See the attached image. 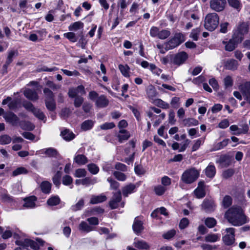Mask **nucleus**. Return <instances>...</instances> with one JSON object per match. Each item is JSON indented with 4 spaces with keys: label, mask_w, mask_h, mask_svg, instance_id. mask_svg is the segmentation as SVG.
Listing matches in <instances>:
<instances>
[{
    "label": "nucleus",
    "mask_w": 250,
    "mask_h": 250,
    "mask_svg": "<svg viewBox=\"0 0 250 250\" xmlns=\"http://www.w3.org/2000/svg\"><path fill=\"white\" fill-rule=\"evenodd\" d=\"M4 118L9 123H15L19 120L16 115L11 112H6Z\"/></svg>",
    "instance_id": "24"
},
{
    "label": "nucleus",
    "mask_w": 250,
    "mask_h": 250,
    "mask_svg": "<svg viewBox=\"0 0 250 250\" xmlns=\"http://www.w3.org/2000/svg\"><path fill=\"white\" fill-rule=\"evenodd\" d=\"M238 88L243 96L244 100L250 104V82L240 84Z\"/></svg>",
    "instance_id": "9"
},
{
    "label": "nucleus",
    "mask_w": 250,
    "mask_h": 250,
    "mask_svg": "<svg viewBox=\"0 0 250 250\" xmlns=\"http://www.w3.org/2000/svg\"><path fill=\"white\" fill-rule=\"evenodd\" d=\"M226 0H210L209 7L213 11L220 12L223 11L226 6Z\"/></svg>",
    "instance_id": "6"
},
{
    "label": "nucleus",
    "mask_w": 250,
    "mask_h": 250,
    "mask_svg": "<svg viewBox=\"0 0 250 250\" xmlns=\"http://www.w3.org/2000/svg\"><path fill=\"white\" fill-rule=\"evenodd\" d=\"M204 139L203 138H201L198 140H197L194 145L192 146V151H195L197 150L200 146L204 143Z\"/></svg>",
    "instance_id": "61"
},
{
    "label": "nucleus",
    "mask_w": 250,
    "mask_h": 250,
    "mask_svg": "<svg viewBox=\"0 0 250 250\" xmlns=\"http://www.w3.org/2000/svg\"><path fill=\"white\" fill-rule=\"evenodd\" d=\"M185 41L184 36L181 33H175L172 38L165 43V50L172 49Z\"/></svg>",
    "instance_id": "4"
},
{
    "label": "nucleus",
    "mask_w": 250,
    "mask_h": 250,
    "mask_svg": "<svg viewBox=\"0 0 250 250\" xmlns=\"http://www.w3.org/2000/svg\"><path fill=\"white\" fill-rule=\"evenodd\" d=\"M114 167L118 171H123V172H125L127 170V166L126 165H125V164L119 163V162L116 163Z\"/></svg>",
    "instance_id": "59"
},
{
    "label": "nucleus",
    "mask_w": 250,
    "mask_h": 250,
    "mask_svg": "<svg viewBox=\"0 0 250 250\" xmlns=\"http://www.w3.org/2000/svg\"><path fill=\"white\" fill-rule=\"evenodd\" d=\"M109 104V100L104 95H101L96 99L95 101V105L99 108H104L106 107Z\"/></svg>",
    "instance_id": "16"
},
{
    "label": "nucleus",
    "mask_w": 250,
    "mask_h": 250,
    "mask_svg": "<svg viewBox=\"0 0 250 250\" xmlns=\"http://www.w3.org/2000/svg\"><path fill=\"white\" fill-rule=\"evenodd\" d=\"M220 234L218 233H210L204 237V240L208 243H215L220 239Z\"/></svg>",
    "instance_id": "20"
},
{
    "label": "nucleus",
    "mask_w": 250,
    "mask_h": 250,
    "mask_svg": "<svg viewBox=\"0 0 250 250\" xmlns=\"http://www.w3.org/2000/svg\"><path fill=\"white\" fill-rule=\"evenodd\" d=\"M134 246L139 249H149V246L148 244L143 240H135L133 243Z\"/></svg>",
    "instance_id": "31"
},
{
    "label": "nucleus",
    "mask_w": 250,
    "mask_h": 250,
    "mask_svg": "<svg viewBox=\"0 0 250 250\" xmlns=\"http://www.w3.org/2000/svg\"><path fill=\"white\" fill-rule=\"evenodd\" d=\"M107 181L110 183V188L112 189H117L119 186L120 184L117 181L112 179L111 177H108Z\"/></svg>",
    "instance_id": "53"
},
{
    "label": "nucleus",
    "mask_w": 250,
    "mask_h": 250,
    "mask_svg": "<svg viewBox=\"0 0 250 250\" xmlns=\"http://www.w3.org/2000/svg\"><path fill=\"white\" fill-rule=\"evenodd\" d=\"M230 130L233 135H239L248 132V126H230Z\"/></svg>",
    "instance_id": "15"
},
{
    "label": "nucleus",
    "mask_w": 250,
    "mask_h": 250,
    "mask_svg": "<svg viewBox=\"0 0 250 250\" xmlns=\"http://www.w3.org/2000/svg\"><path fill=\"white\" fill-rule=\"evenodd\" d=\"M61 172L59 170L58 171L52 178V180L54 184L57 187H59L61 185L60 179L61 177Z\"/></svg>",
    "instance_id": "43"
},
{
    "label": "nucleus",
    "mask_w": 250,
    "mask_h": 250,
    "mask_svg": "<svg viewBox=\"0 0 250 250\" xmlns=\"http://www.w3.org/2000/svg\"><path fill=\"white\" fill-rule=\"evenodd\" d=\"M153 103L159 107L163 109H168L169 108V104L160 99H157L154 100Z\"/></svg>",
    "instance_id": "32"
},
{
    "label": "nucleus",
    "mask_w": 250,
    "mask_h": 250,
    "mask_svg": "<svg viewBox=\"0 0 250 250\" xmlns=\"http://www.w3.org/2000/svg\"><path fill=\"white\" fill-rule=\"evenodd\" d=\"M73 182V178L69 175H66L62 177V183L65 186H69Z\"/></svg>",
    "instance_id": "58"
},
{
    "label": "nucleus",
    "mask_w": 250,
    "mask_h": 250,
    "mask_svg": "<svg viewBox=\"0 0 250 250\" xmlns=\"http://www.w3.org/2000/svg\"><path fill=\"white\" fill-rule=\"evenodd\" d=\"M238 66V62L234 59L228 61L226 62L225 66L227 69L231 70H236Z\"/></svg>",
    "instance_id": "29"
},
{
    "label": "nucleus",
    "mask_w": 250,
    "mask_h": 250,
    "mask_svg": "<svg viewBox=\"0 0 250 250\" xmlns=\"http://www.w3.org/2000/svg\"><path fill=\"white\" fill-rule=\"evenodd\" d=\"M201 30L200 28H196L192 30L190 37L193 39L194 41H197L198 40L199 35Z\"/></svg>",
    "instance_id": "54"
},
{
    "label": "nucleus",
    "mask_w": 250,
    "mask_h": 250,
    "mask_svg": "<svg viewBox=\"0 0 250 250\" xmlns=\"http://www.w3.org/2000/svg\"><path fill=\"white\" fill-rule=\"evenodd\" d=\"M232 204V198L230 196H225L222 201V205L224 208H228Z\"/></svg>",
    "instance_id": "44"
},
{
    "label": "nucleus",
    "mask_w": 250,
    "mask_h": 250,
    "mask_svg": "<svg viewBox=\"0 0 250 250\" xmlns=\"http://www.w3.org/2000/svg\"><path fill=\"white\" fill-rule=\"evenodd\" d=\"M40 153L45 154L48 157H55L58 153L57 150L52 147L41 149L40 150Z\"/></svg>",
    "instance_id": "28"
},
{
    "label": "nucleus",
    "mask_w": 250,
    "mask_h": 250,
    "mask_svg": "<svg viewBox=\"0 0 250 250\" xmlns=\"http://www.w3.org/2000/svg\"><path fill=\"white\" fill-rule=\"evenodd\" d=\"M61 135L64 140L67 141H70L73 140L75 137L74 134L67 129L62 131L61 133Z\"/></svg>",
    "instance_id": "27"
},
{
    "label": "nucleus",
    "mask_w": 250,
    "mask_h": 250,
    "mask_svg": "<svg viewBox=\"0 0 250 250\" xmlns=\"http://www.w3.org/2000/svg\"><path fill=\"white\" fill-rule=\"evenodd\" d=\"M23 94L26 98L32 101H36L39 99L38 93L35 90L29 88L25 89Z\"/></svg>",
    "instance_id": "17"
},
{
    "label": "nucleus",
    "mask_w": 250,
    "mask_h": 250,
    "mask_svg": "<svg viewBox=\"0 0 250 250\" xmlns=\"http://www.w3.org/2000/svg\"><path fill=\"white\" fill-rule=\"evenodd\" d=\"M241 38L236 37L234 35L231 39L228 42L223 41V43L225 45V50L228 51H232L235 49L238 43L241 42Z\"/></svg>",
    "instance_id": "8"
},
{
    "label": "nucleus",
    "mask_w": 250,
    "mask_h": 250,
    "mask_svg": "<svg viewBox=\"0 0 250 250\" xmlns=\"http://www.w3.org/2000/svg\"><path fill=\"white\" fill-rule=\"evenodd\" d=\"M170 31L167 29H163L159 31L158 38L161 40H165L170 35Z\"/></svg>",
    "instance_id": "52"
},
{
    "label": "nucleus",
    "mask_w": 250,
    "mask_h": 250,
    "mask_svg": "<svg viewBox=\"0 0 250 250\" xmlns=\"http://www.w3.org/2000/svg\"><path fill=\"white\" fill-rule=\"evenodd\" d=\"M217 223L216 220L212 217H208L205 221V225L209 228L214 227Z\"/></svg>",
    "instance_id": "47"
},
{
    "label": "nucleus",
    "mask_w": 250,
    "mask_h": 250,
    "mask_svg": "<svg viewBox=\"0 0 250 250\" xmlns=\"http://www.w3.org/2000/svg\"><path fill=\"white\" fill-rule=\"evenodd\" d=\"M122 200V194L120 191L113 193V195L109 202V206L111 209H113L119 207L121 204V207H124L125 203H121Z\"/></svg>",
    "instance_id": "7"
},
{
    "label": "nucleus",
    "mask_w": 250,
    "mask_h": 250,
    "mask_svg": "<svg viewBox=\"0 0 250 250\" xmlns=\"http://www.w3.org/2000/svg\"><path fill=\"white\" fill-rule=\"evenodd\" d=\"M249 25L247 22H243L239 25L237 31L233 35L236 37L241 38V41L243 40V36L248 32Z\"/></svg>",
    "instance_id": "13"
},
{
    "label": "nucleus",
    "mask_w": 250,
    "mask_h": 250,
    "mask_svg": "<svg viewBox=\"0 0 250 250\" xmlns=\"http://www.w3.org/2000/svg\"><path fill=\"white\" fill-rule=\"evenodd\" d=\"M173 63L180 65L184 63L188 58V55L185 52L182 51L177 53L174 56H170Z\"/></svg>",
    "instance_id": "10"
},
{
    "label": "nucleus",
    "mask_w": 250,
    "mask_h": 250,
    "mask_svg": "<svg viewBox=\"0 0 250 250\" xmlns=\"http://www.w3.org/2000/svg\"><path fill=\"white\" fill-rule=\"evenodd\" d=\"M230 6L239 11L242 7V4L240 0H228Z\"/></svg>",
    "instance_id": "33"
},
{
    "label": "nucleus",
    "mask_w": 250,
    "mask_h": 250,
    "mask_svg": "<svg viewBox=\"0 0 250 250\" xmlns=\"http://www.w3.org/2000/svg\"><path fill=\"white\" fill-rule=\"evenodd\" d=\"M23 106L28 111L33 112V110H34L35 107L33 105V104L30 102L25 101L22 103Z\"/></svg>",
    "instance_id": "63"
},
{
    "label": "nucleus",
    "mask_w": 250,
    "mask_h": 250,
    "mask_svg": "<svg viewBox=\"0 0 250 250\" xmlns=\"http://www.w3.org/2000/svg\"><path fill=\"white\" fill-rule=\"evenodd\" d=\"M12 141V138L7 134L0 136V144L5 145L10 144Z\"/></svg>",
    "instance_id": "38"
},
{
    "label": "nucleus",
    "mask_w": 250,
    "mask_h": 250,
    "mask_svg": "<svg viewBox=\"0 0 250 250\" xmlns=\"http://www.w3.org/2000/svg\"><path fill=\"white\" fill-rule=\"evenodd\" d=\"M134 171L138 175H142L145 174L146 171L145 168L141 165H137L135 166Z\"/></svg>",
    "instance_id": "51"
},
{
    "label": "nucleus",
    "mask_w": 250,
    "mask_h": 250,
    "mask_svg": "<svg viewBox=\"0 0 250 250\" xmlns=\"http://www.w3.org/2000/svg\"><path fill=\"white\" fill-rule=\"evenodd\" d=\"M83 27V23L81 21H76L69 26V30L70 31H76Z\"/></svg>",
    "instance_id": "42"
},
{
    "label": "nucleus",
    "mask_w": 250,
    "mask_h": 250,
    "mask_svg": "<svg viewBox=\"0 0 250 250\" xmlns=\"http://www.w3.org/2000/svg\"><path fill=\"white\" fill-rule=\"evenodd\" d=\"M219 23V17L216 13L208 14L205 18L204 27L209 31H214L218 26Z\"/></svg>",
    "instance_id": "2"
},
{
    "label": "nucleus",
    "mask_w": 250,
    "mask_h": 250,
    "mask_svg": "<svg viewBox=\"0 0 250 250\" xmlns=\"http://www.w3.org/2000/svg\"><path fill=\"white\" fill-rule=\"evenodd\" d=\"M36 201L37 198L35 196H31L29 197H27L24 199L23 207L28 208H34L36 207L35 202Z\"/></svg>",
    "instance_id": "19"
},
{
    "label": "nucleus",
    "mask_w": 250,
    "mask_h": 250,
    "mask_svg": "<svg viewBox=\"0 0 250 250\" xmlns=\"http://www.w3.org/2000/svg\"><path fill=\"white\" fill-rule=\"evenodd\" d=\"M146 94L147 97L149 99H153L154 98L156 97L158 95V92H157L155 88L152 85H150L148 86L146 90Z\"/></svg>",
    "instance_id": "30"
},
{
    "label": "nucleus",
    "mask_w": 250,
    "mask_h": 250,
    "mask_svg": "<svg viewBox=\"0 0 250 250\" xmlns=\"http://www.w3.org/2000/svg\"><path fill=\"white\" fill-rule=\"evenodd\" d=\"M32 113L39 120L44 121L45 119V116L40 109L35 107Z\"/></svg>",
    "instance_id": "41"
},
{
    "label": "nucleus",
    "mask_w": 250,
    "mask_h": 250,
    "mask_svg": "<svg viewBox=\"0 0 250 250\" xmlns=\"http://www.w3.org/2000/svg\"><path fill=\"white\" fill-rule=\"evenodd\" d=\"M24 141V140L20 137L17 136H14L12 137V143L14 145L12 147V150L14 151H18L21 149L22 145L20 144Z\"/></svg>",
    "instance_id": "18"
},
{
    "label": "nucleus",
    "mask_w": 250,
    "mask_h": 250,
    "mask_svg": "<svg viewBox=\"0 0 250 250\" xmlns=\"http://www.w3.org/2000/svg\"><path fill=\"white\" fill-rule=\"evenodd\" d=\"M16 245H23L28 248L30 247L32 249L37 250L39 249V246L38 244L30 239H24V240H17L15 242Z\"/></svg>",
    "instance_id": "14"
},
{
    "label": "nucleus",
    "mask_w": 250,
    "mask_h": 250,
    "mask_svg": "<svg viewBox=\"0 0 250 250\" xmlns=\"http://www.w3.org/2000/svg\"><path fill=\"white\" fill-rule=\"evenodd\" d=\"M43 93L45 95V99L50 100L54 99V94L48 88H45L43 89Z\"/></svg>",
    "instance_id": "64"
},
{
    "label": "nucleus",
    "mask_w": 250,
    "mask_h": 250,
    "mask_svg": "<svg viewBox=\"0 0 250 250\" xmlns=\"http://www.w3.org/2000/svg\"><path fill=\"white\" fill-rule=\"evenodd\" d=\"M41 188L43 193H49L51 190V185L48 181H44L41 184Z\"/></svg>",
    "instance_id": "37"
},
{
    "label": "nucleus",
    "mask_w": 250,
    "mask_h": 250,
    "mask_svg": "<svg viewBox=\"0 0 250 250\" xmlns=\"http://www.w3.org/2000/svg\"><path fill=\"white\" fill-rule=\"evenodd\" d=\"M132 228L133 231L136 233H140L143 229L144 228L143 226V222L141 220H139L138 217H137L135 218L132 225Z\"/></svg>",
    "instance_id": "21"
},
{
    "label": "nucleus",
    "mask_w": 250,
    "mask_h": 250,
    "mask_svg": "<svg viewBox=\"0 0 250 250\" xmlns=\"http://www.w3.org/2000/svg\"><path fill=\"white\" fill-rule=\"evenodd\" d=\"M234 173V170L232 168H229L223 172L222 176L225 179H228L231 177Z\"/></svg>",
    "instance_id": "60"
},
{
    "label": "nucleus",
    "mask_w": 250,
    "mask_h": 250,
    "mask_svg": "<svg viewBox=\"0 0 250 250\" xmlns=\"http://www.w3.org/2000/svg\"><path fill=\"white\" fill-rule=\"evenodd\" d=\"M202 250H215L217 248L216 245H212L207 243H203L200 246Z\"/></svg>",
    "instance_id": "62"
},
{
    "label": "nucleus",
    "mask_w": 250,
    "mask_h": 250,
    "mask_svg": "<svg viewBox=\"0 0 250 250\" xmlns=\"http://www.w3.org/2000/svg\"><path fill=\"white\" fill-rule=\"evenodd\" d=\"M60 199L58 196H53L48 199L47 203L49 206H56L60 203Z\"/></svg>",
    "instance_id": "48"
},
{
    "label": "nucleus",
    "mask_w": 250,
    "mask_h": 250,
    "mask_svg": "<svg viewBox=\"0 0 250 250\" xmlns=\"http://www.w3.org/2000/svg\"><path fill=\"white\" fill-rule=\"evenodd\" d=\"M74 162L79 165H84L88 162V159L83 154H76L74 158Z\"/></svg>",
    "instance_id": "26"
},
{
    "label": "nucleus",
    "mask_w": 250,
    "mask_h": 250,
    "mask_svg": "<svg viewBox=\"0 0 250 250\" xmlns=\"http://www.w3.org/2000/svg\"><path fill=\"white\" fill-rule=\"evenodd\" d=\"M107 198L105 195L101 194L99 195H92L90 200V204H97L106 201Z\"/></svg>",
    "instance_id": "23"
},
{
    "label": "nucleus",
    "mask_w": 250,
    "mask_h": 250,
    "mask_svg": "<svg viewBox=\"0 0 250 250\" xmlns=\"http://www.w3.org/2000/svg\"><path fill=\"white\" fill-rule=\"evenodd\" d=\"M200 171L195 168L186 170L182 174L181 179L185 183L190 184L194 182L199 177Z\"/></svg>",
    "instance_id": "3"
},
{
    "label": "nucleus",
    "mask_w": 250,
    "mask_h": 250,
    "mask_svg": "<svg viewBox=\"0 0 250 250\" xmlns=\"http://www.w3.org/2000/svg\"><path fill=\"white\" fill-rule=\"evenodd\" d=\"M229 141V139H226L223 140L222 142L216 143L214 144L213 150L216 151L223 148L226 146Z\"/></svg>",
    "instance_id": "34"
},
{
    "label": "nucleus",
    "mask_w": 250,
    "mask_h": 250,
    "mask_svg": "<svg viewBox=\"0 0 250 250\" xmlns=\"http://www.w3.org/2000/svg\"><path fill=\"white\" fill-rule=\"evenodd\" d=\"M87 172L85 169L78 168L75 170L74 176L76 177H84L86 175Z\"/></svg>",
    "instance_id": "55"
},
{
    "label": "nucleus",
    "mask_w": 250,
    "mask_h": 250,
    "mask_svg": "<svg viewBox=\"0 0 250 250\" xmlns=\"http://www.w3.org/2000/svg\"><path fill=\"white\" fill-rule=\"evenodd\" d=\"M125 126H119V130L116 133V136L120 143L128 140L130 137V132L125 129Z\"/></svg>",
    "instance_id": "11"
},
{
    "label": "nucleus",
    "mask_w": 250,
    "mask_h": 250,
    "mask_svg": "<svg viewBox=\"0 0 250 250\" xmlns=\"http://www.w3.org/2000/svg\"><path fill=\"white\" fill-rule=\"evenodd\" d=\"M82 185L88 186L90 185H94L97 182V179L96 178H91L90 177H85L82 179Z\"/></svg>",
    "instance_id": "40"
},
{
    "label": "nucleus",
    "mask_w": 250,
    "mask_h": 250,
    "mask_svg": "<svg viewBox=\"0 0 250 250\" xmlns=\"http://www.w3.org/2000/svg\"><path fill=\"white\" fill-rule=\"evenodd\" d=\"M233 228H226L225 230L226 234L222 237V241L227 246L232 245L235 242V231Z\"/></svg>",
    "instance_id": "5"
},
{
    "label": "nucleus",
    "mask_w": 250,
    "mask_h": 250,
    "mask_svg": "<svg viewBox=\"0 0 250 250\" xmlns=\"http://www.w3.org/2000/svg\"><path fill=\"white\" fill-rule=\"evenodd\" d=\"M115 178L120 181H125L126 179V175L123 172L118 171H114L112 173Z\"/></svg>",
    "instance_id": "39"
},
{
    "label": "nucleus",
    "mask_w": 250,
    "mask_h": 250,
    "mask_svg": "<svg viewBox=\"0 0 250 250\" xmlns=\"http://www.w3.org/2000/svg\"><path fill=\"white\" fill-rule=\"evenodd\" d=\"M154 190L156 195L161 196L164 194L167 188L163 186L158 185L154 188Z\"/></svg>",
    "instance_id": "49"
},
{
    "label": "nucleus",
    "mask_w": 250,
    "mask_h": 250,
    "mask_svg": "<svg viewBox=\"0 0 250 250\" xmlns=\"http://www.w3.org/2000/svg\"><path fill=\"white\" fill-rule=\"evenodd\" d=\"M225 217L232 226H241L248 222L243 209L238 206H233L225 213Z\"/></svg>",
    "instance_id": "1"
},
{
    "label": "nucleus",
    "mask_w": 250,
    "mask_h": 250,
    "mask_svg": "<svg viewBox=\"0 0 250 250\" xmlns=\"http://www.w3.org/2000/svg\"><path fill=\"white\" fill-rule=\"evenodd\" d=\"M45 103L46 108L48 110L51 111H53L56 109V103L54 99H45Z\"/></svg>",
    "instance_id": "36"
},
{
    "label": "nucleus",
    "mask_w": 250,
    "mask_h": 250,
    "mask_svg": "<svg viewBox=\"0 0 250 250\" xmlns=\"http://www.w3.org/2000/svg\"><path fill=\"white\" fill-rule=\"evenodd\" d=\"M135 188L136 186L133 184L126 185L122 188L123 195L125 197L128 196V194L134 192Z\"/></svg>",
    "instance_id": "25"
},
{
    "label": "nucleus",
    "mask_w": 250,
    "mask_h": 250,
    "mask_svg": "<svg viewBox=\"0 0 250 250\" xmlns=\"http://www.w3.org/2000/svg\"><path fill=\"white\" fill-rule=\"evenodd\" d=\"M89 171L92 174H96L99 171V167L95 164L91 163L87 165Z\"/></svg>",
    "instance_id": "45"
},
{
    "label": "nucleus",
    "mask_w": 250,
    "mask_h": 250,
    "mask_svg": "<svg viewBox=\"0 0 250 250\" xmlns=\"http://www.w3.org/2000/svg\"><path fill=\"white\" fill-rule=\"evenodd\" d=\"M27 172L28 171L25 168L23 167H20L13 171L12 174L13 176H15L21 174H26Z\"/></svg>",
    "instance_id": "57"
},
{
    "label": "nucleus",
    "mask_w": 250,
    "mask_h": 250,
    "mask_svg": "<svg viewBox=\"0 0 250 250\" xmlns=\"http://www.w3.org/2000/svg\"><path fill=\"white\" fill-rule=\"evenodd\" d=\"M79 229L82 232L87 233L92 230V227L89 226L85 222L82 221L79 226Z\"/></svg>",
    "instance_id": "35"
},
{
    "label": "nucleus",
    "mask_w": 250,
    "mask_h": 250,
    "mask_svg": "<svg viewBox=\"0 0 250 250\" xmlns=\"http://www.w3.org/2000/svg\"><path fill=\"white\" fill-rule=\"evenodd\" d=\"M119 68L122 74L126 77H129V68L127 65L120 64Z\"/></svg>",
    "instance_id": "50"
},
{
    "label": "nucleus",
    "mask_w": 250,
    "mask_h": 250,
    "mask_svg": "<svg viewBox=\"0 0 250 250\" xmlns=\"http://www.w3.org/2000/svg\"><path fill=\"white\" fill-rule=\"evenodd\" d=\"M84 205V201L83 199H80L75 205L71 207V209L73 211H76L81 209Z\"/></svg>",
    "instance_id": "56"
},
{
    "label": "nucleus",
    "mask_w": 250,
    "mask_h": 250,
    "mask_svg": "<svg viewBox=\"0 0 250 250\" xmlns=\"http://www.w3.org/2000/svg\"><path fill=\"white\" fill-rule=\"evenodd\" d=\"M206 175L210 178L214 177L216 174V168L212 163H210L205 169Z\"/></svg>",
    "instance_id": "22"
},
{
    "label": "nucleus",
    "mask_w": 250,
    "mask_h": 250,
    "mask_svg": "<svg viewBox=\"0 0 250 250\" xmlns=\"http://www.w3.org/2000/svg\"><path fill=\"white\" fill-rule=\"evenodd\" d=\"M194 193L197 198H203L206 195V192L205 188H196L194 191Z\"/></svg>",
    "instance_id": "46"
},
{
    "label": "nucleus",
    "mask_w": 250,
    "mask_h": 250,
    "mask_svg": "<svg viewBox=\"0 0 250 250\" xmlns=\"http://www.w3.org/2000/svg\"><path fill=\"white\" fill-rule=\"evenodd\" d=\"M201 208L205 212H211L215 210L216 205L212 199H205L201 205Z\"/></svg>",
    "instance_id": "12"
}]
</instances>
